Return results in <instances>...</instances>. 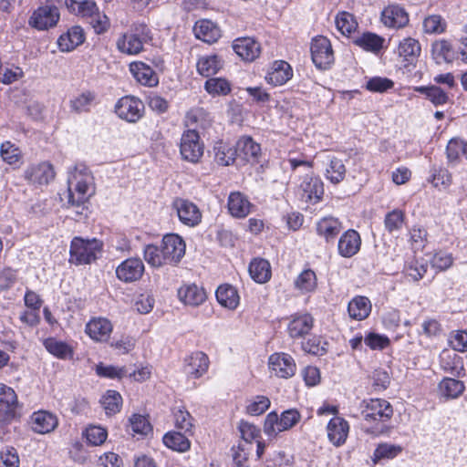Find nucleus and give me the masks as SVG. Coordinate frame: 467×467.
Segmentation results:
<instances>
[{"instance_id": "60", "label": "nucleus", "mask_w": 467, "mask_h": 467, "mask_svg": "<svg viewBox=\"0 0 467 467\" xmlns=\"http://www.w3.org/2000/svg\"><path fill=\"white\" fill-rule=\"evenodd\" d=\"M270 400L265 396H256L246 407L248 414L259 416L270 407Z\"/></svg>"}, {"instance_id": "12", "label": "nucleus", "mask_w": 467, "mask_h": 467, "mask_svg": "<svg viewBox=\"0 0 467 467\" xmlns=\"http://www.w3.org/2000/svg\"><path fill=\"white\" fill-rule=\"evenodd\" d=\"M162 258L168 265L177 264L185 254L186 244L184 240L177 234H167L161 240Z\"/></svg>"}, {"instance_id": "45", "label": "nucleus", "mask_w": 467, "mask_h": 467, "mask_svg": "<svg viewBox=\"0 0 467 467\" xmlns=\"http://www.w3.org/2000/svg\"><path fill=\"white\" fill-rule=\"evenodd\" d=\"M100 402L106 413L108 415H111L120 410L122 405V397L118 391L109 389L102 396Z\"/></svg>"}, {"instance_id": "19", "label": "nucleus", "mask_w": 467, "mask_h": 467, "mask_svg": "<svg viewBox=\"0 0 467 467\" xmlns=\"http://www.w3.org/2000/svg\"><path fill=\"white\" fill-rule=\"evenodd\" d=\"M314 318L308 313H299L291 317L287 331L292 338L304 337L313 328Z\"/></svg>"}, {"instance_id": "44", "label": "nucleus", "mask_w": 467, "mask_h": 467, "mask_svg": "<svg viewBox=\"0 0 467 467\" xmlns=\"http://www.w3.org/2000/svg\"><path fill=\"white\" fill-rule=\"evenodd\" d=\"M415 91L424 94L434 106L444 105L449 99L447 93L438 86L416 87Z\"/></svg>"}, {"instance_id": "24", "label": "nucleus", "mask_w": 467, "mask_h": 467, "mask_svg": "<svg viewBox=\"0 0 467 467\" xmlns=\"http://www.w3.org/2000/svg\"><path fill=\"white\" fill-rule=\"evenodd\" d=\"M32 430L40 434H46L53 431L58 424L56 415L51 412L39 410L31 416Z\"/></svg>"}, {"instance_id": "3", "label": "nucleus", "mask_w": 467, "mask_h": 467, "mask_svg": "<svg viewBox=\"0 0 467 467\" xmlns=\"http://www.w3.org/2000/svg\"><path fill=\"white\" fill-rule=\"evenodd\" d=\"M102 247V243L96 238L74 237L70 244L69 262L77 265L90 264L101 254Z\"/></svg>"}, {"instance_id": "34", "label": "nucleus", "mask_w": 467, "mask_h": 467, "mask_svg": "<svg viewBox=\"0 0 467 467\" xmlns=\"http://www.w3.org/2000/svg\"><path fill=\"white\" fill-rule=\"evenodd\" d=\"M371 311V303L366 296H355L348 306V312L351 318L363 320L367 318Z\"/></svg>"}, {"instance_id": "58", "label": "nucleus", "mask_w": 467, "mask_h": 467, "mask_svg": "<svg viewBox=\"0 0 467 467\" xmlns=\"http://www.w3.org/2000/svg\"><path fill=\"white\" fill-rule=\"evenodd\" d=\"M423 28L428 34H441L445 31L446 23L441 16L433 15L424 19Z\"/></svg>"}, {"instance_id": "55", "label": "nucleus", "mask_w": 467, "mask_h": 467, "mask_svg": "<svg viewBox=\"0 0 467 467\" xmlns=\"http://www.w3.org/2000/svg\"><path fill=\"white\" fill-rule=\"evenodd\" d=\"M175 426L187 434H192L193 419L192 415L184 409H178L174 411Z\"/></svg>"}, {"instance_id": "27", "label": "nucleus", "mask_w": 467, "mask_h": 467, "mask_svg": "<svg viewBox=\"0 0 467 467\" xmlns=\"http://www.w3.org/2000/svg\"><path fill=\"white\" fill-rule=\"evenodd\" d=\"M381 21L389 27H402L409 22V16L400 5H389L382 11Z\"/></svg>"}, {"instance_id": "41", "label": "nucleus", "mask_w": 467, "mask_h": 467, "mask_svg": "<svg viewBox=\"0 0 467 467\" xmlns=\"http://www.w3.org/2000/svg\"><path fill=\"white\" fill-rule=\"evenodd\" d=\"M44 346L50 354L58 358L67 359L73 356V350L70 346L54 337L47 338L44 341Z\"/></svg>"}, {"instance_id": "39", "label": "nucleus", "mask_w": 467, "mask_h": 467, "mask_svg": "<svg viewBox=\"0 0 467 467\" xmlns=\"http://www.w3.org/2000/svg\"><path fill=\"white\" fill-rule=\"evenodd\" d=\"M215 296L218 303L229 309H235L239 304V296L236 289L232 285H220Z\"/></svg>"}, {"instance_id": "38", "label": "nucleus", "mask_w": 467, "mask_h": 467, "mask_svg": "<svg viewBox=\"0 0 467 467\" xmlns=\"http://www.w3.org/2000/svg\"><path fill=\"white\" fill-rule=\"evenodd\" d=\"M346 171L342 160L335 156H327L325 176L331 183L337 184L341 182L345 178Z\"/></svg>"}, {"instance_id": "14", "label": "nucleus", "mask_w": 467, "mask_h": 467, "mask_svg": "<svg viewBox=\"0 0 467 467\" xmlns=\"http://www.w3.org/2000/svg\"><path fill=\"white\" fill-rule=\"evenodd\" d=\"M269 368L276 377L288 379L295 375L296 367L290 355L275 353L269 358Z\"/></svg>"}, {"instance_id": "49", "label": "nucleus", "mask_w": 467, "mask_h": 467, "mask_svg": "<svg viewBox=\"0 0 467 467\" xmlns=\"http://www.w3.org/2000/svg\"><path fill=\"white\" fill-rule=\"evenodd\" d=\"M402 451V447L390 443H380L375 449L372 461L377 463L382 459H393Z\"/></svg>"}, {"instance_id": "54", "label": "nucleus", "mask_w": 467, "mask_h": 467, "mask_svg": "<svg viewBox=\"0 0 467 467\" xmlns=\"http://www.w3.org/2000/svg\"><path fill=\"white\" fill-rule=\"evenodd\" d=\"M337 28L342 35L352 33L357 27V22L354 16L348 12H341L336 16Z\"/></svg>"}, {"instance_id": "17", "label": "nucleus", "mask_w": 467, "mask_h": 467, "mask_svg": "<svg viewBox=\"0 0 467 467\" xmlns=\"http://www.w3.org/2000/svg\"><path fill=\"white\" fill-rule=\"evenodd\" d=\"M348 432L349 424L341 417L336 416L327 423V439L336 447H340L346 442Z\"/></svg>"}, {"instance_id": "46", "label": "nucleus", "mask_w": 467, "mask_h": 467, "mask_svg": "<svg viewBox=\"0 0 467 467\" xmlns=\"http://www.w3.org/2000/svg\"><path fill=\"white\" fill-rule=\"evenodd\" d=\"M215 151V161L223 166H229L234 163L237 158L236 149L224 144L223 142L218 143L214 147Z\"/></svg>"}, {"instance_id": "11", "label": "nucleus", "mask_w": 467, "mask_h": 467, "mask_svg": "<svg viewBox=\"0 0 467 467\" xmlns=\"http://www.w3.org/2000/svg\"><path fill=\"white\" fill-rule=\"evenodd\" d=\"M144 105L134 96H124L115 105V113L119 118L130 123L137 122L143 116Z\"/></svg>"}, {"instance_id": "21", "label": "nucleus", "mask_w": 467, "mask_h": 467, "mask_svg": "<svg viewBox=\"0 0 467 467\" xmlns=\"http://www.w3.org/2000/svg\"><path fill=\"white\" fill-rule=\"evenodd\" d=\"M301 198L306 202L316 203L324 194L323 182L318 177L306 175L300 184Z\"/></svg>"}, {"instance_id": "59", "label": "nucleus", "mask_w": 467, "mask_h": 467, "mask_svg": "<svg viewBox=\"0 0 467 467\" xmlns=\"http://www.w3.org/2000/svg\"><path fill=\"white\" fill-rule=\"evenodd\" d=\"M461 154L464 155V141L459 139H451L446 147V156L449 163L456 162Z\"/></svg>"}, {"instance_id": "37", "label": "nucleus", "mask_w": 467, "mask_h": 467, "mask_svg": "<svg viewBox=\"0 0 467 467\" xmlns=\"http://www.w3.org/2000/svg\"><path fill=\"white\" fill-rule=\"evenodd\" d=\"M250 276L259 284H265L271 278V266L268 261L256 258L249 265Z\"/></svg>"}, {"instance_id": "62", "label": "nucleus", "mask_w": 467, "mask_h": 467, "mask_svg": "<svg viewBox=\"0 0 467 467\" xmlns=\"http://www.w3.org/2000/svg\"><path fill=\"white\" fill-rule=\"evenodd\" d=\"M125 368L123 367L105 366L102 363L96 367V373L99 377L108 379H121L125 376Z\"/></svg>"}, {"instance_id": "50", "label": "nucleus", "mask_w": 467, "mask_h": 467, "mask_svg": "<svg viewBox=\"0 0 467 467\" xmlns=\"http://www.w3.org/2000/svg\"><path fill=\"white\" fill-rule=\"evenodd\" d=\"M204 88L213 96H224L231 91L230 83L221 78H213L206 80Z\"/></svg>"}, {"instance_id": "36", "label": "nucleus", "mask_w": 467, "mask_h": 467, "mask_svg": "<svg viewBox=\"0 0 467 467\" xmlns=\"http://www.w3.org/2000/svg\"><path fill=\"white\" fill-rule=\"evenodd\" d=\"M420 43L411 37L404 38L399 46V55L406 62L404 65L407 67L410 64H413L420 54Z\"/></svg>"}, {"instance_id": "13", "label": "nucleus", "mask_w": 467, "mask_h": 467, "mask_svg": "<svg viewBox=\"0 0 467 467\" xmlns=\"http://www.w3.org/2000/svg\"><path fill=\"white\" fill-rule=\"evenodd\" d=\"M56 172L51 163L43 161L31 164L24 171V178L34 186L47 185L55 179Z\"/></svg>"}, {"instance_id": "16", "label": "nucleus", "mask_w": 467, "mask_h": 467, "mask_svg": "<svg viewBox=\"0 0 467 467\" xmlns=\"http://www.w3.org/2000/svg\"><path fill=\"white\" fill-rule=\"evenodd\" d=\"M209 358L202 351H195L185 358L184 372L189 378L199 379L209 368Z\"/></svg>"}, {"instance_id": "7", "label": "nucleus", "mask_w": 467, "mask_h": 467, "mask_svg": "<svg viewBox=\"0 0 467 467\" xmlns=\"http://www.w3.org/2000/svg\"><path fill=\"white\" fill-rule=\"evenodd\" d=\"M180 153L182 158L191 163H198L203 155V144L194 129L184 131L181 138Z\"/></svg>"}, {"instance_id": "32", "label": "nucleus", "mask_w": 467, "mask_h": 467, "mask_svg": "<svg viewBox=\"0 0 467 467\" xmlns=\"http://www.w3.org/2000/svg\"><path fill=\"white\" fill-rule=\"evenodd\" d=\"M97 94L92 90H83L77 96L73 97L69 101L71 111L81 114L88 113L91 110L92 106L96 103Z\"/></svg>"}, {"instance_id": "23", "label": "nucleus", "mask_w": 467, "mask_h": 467, "mask_svg": "<svg viewBox=\"0 0 467 467\" xmlns=\"http://www.w3.org/2000/svg\"><path fill=\"white\" fill-rule=\"evenodd\" d=\"M235 149L238 158L252 163L259 161L261 147L251 137H241L236 143Z\"/></svg>"}, {"instance_id": "51", "label": "nucleus", "mask_w": 467, "mask_h": 467, "mask_svg": "<svg viewBox=\"0 0 467 467\" xmlns=\"http://www.w3.org/2000/svg\"><path fill=\"white\" fill-rule=\"evenodd\" d=\"M432 56L437 63L450 61L452 57L451 44L446 40H438L432 44Z\"/></svg>"}, {"instance_id": "31", "label": "nucleus", "mask_w": 467, "mask_h": 467, "mask_svg": "<svg viewBox=\"0 0 467 467\" xmlns=\"http://www.w3.org/2000/svg\"><path fill=\"white\" fill-rule=\"evenodd\" d=\"M197 38L207 43H213L221 36V30L211 20L202 19L196 22L193 27Z\"/></svg>"}, {"instance_id": "4", "label": "nucleus", "mask_w": 467, "mask_h": 467, "mask_svg": "<svg viewBox=\"0 0 467 467\" xmlns=\"http://www.w3.org/2000/svg\"><path fill=\"white\" fill-rule=\"evenodd\" d=\"M67 9L82 17H87L90 21L97 33H102L109 27V19L105 15L99 12L96 3L92 0H84L78 2L75 0H66Z\"/></svg>"}, {"instance_id": "26", "label": "nucleus", "mask_w": 467, "mask_h": 467, "mask_svg": "<svg viewBox=\"0 0 467 467\" xmlns=\"http://www.w3.org/2000/svg\"><path fill=\"white\" fill-rule=\"evenodd\" d=\"M293 76L290 65L284 61H275L268 71L265 79L269 84L281 86L286 83Z\"/></svg>"}, {"instance_id": "48", "label": "nucleus", "mask_w": 467, "mask_h": 467, "mask_svg": "<svg viewBox=\"0 0 467 467\" xmlns=\"http://www.w3.org/2000/svg\"><path fill=\"white\" fill-rule=\"evenodd\" d=\"M317 285V275L311 269L304 270L295 281L296 288L302 293L313 292Z\"/></svg>"}, {"instance_id": "40", "label": "nucleus", "mask_w": 467, "mask_h": 467, "mask_svg": "<svg viewBox=\"0 0 467 467\" xmlns=\"http://www.w3.org/2000/svg\"><path fill=\"white\" fill-rule=\"evenodd\" d=\"M222 67V61L216 55L201 57L197 62L198 72L204 77H210Z\"/></svg>"}, {"instance_id": "42", "label": "nucleus", "mask_w": 467, "mask_h": 467, "mask_svg": "<svg viewBox=\"0 0 467 467\" xmlns=\"http://www.w3.org/2000/svg\"><path fill=\"white\" fill-rule=\"evenodd\" d=\"M163 443L170 449L184 452L191 447L189 439L182 433L177 431H170L163 436Z\"/></svg>"}, {"instance_id": "8", "label": "nucleus", "mask_w": 467, "mask_h": 467, "mask_svg": "<svg viewBox=\"0 0 467 467\" xmlns=\"http://www.w3.org/2000/svg\"><path fill=\"white\" fill-rule=\"evenodd\" d=\"M311 57L319 69H327L334 63V52L328 38L323 36L315 37L311 43Z\"/></svg>"}, {"instance_id": "6", "label": "nucleus", "mask_w": 467, "mask_h": 467, "mask_svg": "<svg viewBox=\"0 0 467 467\" xmlns=\"http://www.w3.org/2000/svg\"><path fill=\"white\" fill-rule=\"evenodd\" d=\"M18 398L9 386L0 383V429L11 424L17 416Z\"/></svg>"}, {"instance_id": "47", "label": "nucleus", "mask_w": 467, "mask_h": 467, "mask_svg": "<svg viewBox=\"0 0 467 467\" xmlns=\"http://www.w3.org/2000/svg\"><path fill=\"white\" fill-rule=\"evenodd\" d=\"M442 396L448 399L458 398L464 390L462 381L451 378L444 379L439 385Z\"/></svg>"}, {"instance_id": "28", "label": "nucleus", "mask_w": 467, "mask_h": 467, "mask_svg": "<svg viewBox=\"0 0 467 467\" xmlns=\"http://www.w3.org/2000/svg\"><path fill=\"white\" fill-rule=\"evenodd\" d=\"M227 206L233 217L244 218L250 213L252 204L244 194L234 192L228 197Z\"/></svg>"}, {"instance_id": "53", "label": "nucleus", "mask_w": 467, "mask_h": 467, "mask_svg": "<svg viewBox=\"0 0 467 467\" xmlns=\"http://www.w3.org/2000/svg\"><path fill=\"white\" fill-rule=\"evenodd\" d=\"M161 247L153 244H149L144 249L145 261L153 267H161L168 265L166 259L162 258Z\"/></svg>"}, {"instance_id": "35", "label": "nucleus", "mask_w": 467, "mask_h": 467, "mask_svg": "<svg viewBox=\"0 0 467 467\" xmlns=\"http://www.w3.org/2000/svg\"><path fill=\"white\" fill-rule=\"evenodd\" d=\"M430 172L429 182L434 188L447 191L452 184V174L446 168L433 165Z\"/></svg>"}, {"instance_id": "5", "label": "nucleus", "mask_w": 467, "mask_h": 467, "mask_svg": "<svg viewBox=\"0 0 467 467\" xmlns=\"http://www.w3.org/2000/svg\"><path fill=\"white\" fill-rule=\"evenodd\" d=\"M361 415L368 422L385 424L393 416V408L389 401L383 399L364 400L360 403Z\"/></svg>"}, {"instance_id": "30", "label": "nucleus", "mask_w": 467, "mask_h": 467, "mask_svg": "<svg viewBox=\"0 0 467 467\" xmlns=\"http://www.w3.org/2000/svg\"><path fill=\"white\" fill-rule=\"evenodd\" d=\"M178 296L181 301L192 306H200L206 299L205 291L194 284L182 286L178 291Z\"/></svg>"}, {"instance_id": "52", "label": "nucleus", "mask_w": 467, "mask_h": 467, "mask_svg": "<svg viewBox=\"0 0 467 467\" xmlns=\"http://www.w3.org/2000/svg\"><path fill=\"white\" fill-rule=\"evenodd\" d=\"M0 156L5 162L10 165L17 164L22 158L19 149L10 141H5L1 144Z\"/></svg>"}, {"instance_id": "10", "label": "nucleus", "mask_w": 467, "mask_h": 467, "mask_svg": "<svg viewBox=\"0 0 467 467\" xmlns=\"http://www.w3.org/2000/svg\"><path fill=\"white\" fill-rule=\"evenodd\" d=\"M60 14L54 5H45L36 8L28 20V25L37 30H47L57 26Z\"/></svg>"}, {"instance_id": "2", "label": "nucleus", "mask_w": 467, "mask_h": 467, "mask_svg": "<svg viewBox=\"0 0 467 467\" xmlns=\"http://www.w3.org/2000/svg\"><path fill=\"white\" fill-rule=\"evenodd\" d=\"M150 38V31L145 24H133L130 31L118 38L117 49L120 53L135 56L143 50V45Z\"/></svg>"}, {"instance_id": "9", "label": "nucleus", "mask_w": 467, "mask_h": 467, "mask_svg": "<svg viewBox=\"0 0 467 467\" xmlns=\"http://www.w3.org/2000/svg\"><path fill=\"white\" fill-rule=\"evenodd\" d=\"M179 221L185 226L195 227L202 222V214L192 202L183 198H175L171 204Z\"/></svg>"}, {"instance_id": "56", "label": "nucleus", "mask_w": 467, "mask_h": 467, "mask_svg": "<svg viewBox=\"0 0 467 467\" xmlns=\"http://www.w3.org/2000/svg\"><path fill=\"white\" fill-rule=\"evenodd\" d=\"M405 213L400 209H395L388 213L384 219L386 230L389 233L400 230L403 225Z\"/></svg>"}, {"instance_id": "63", "label": "nucleus", "mask_w": 467, "mask_h": 467, "mask_svg": "<svg viewBox=\"0 0 467 467\" xmlns=\"http://www.w3.org/2000/svg\"><path fill=\"white\" fill-rule=\"evenodd\" d=\"M300 413L296 410H287L280 416L279 426L281 430L287 431L294 427L300 420Z\"/></svg>"}, {"instance_id": "64", "label": "nucleus", "mask_w": 467, "mask_h": 467, "mask_svg": "<svg viewBox=\"0 0 467 467\" xmlns=\"http://www.w3.org/2000/svg\"><path fill=\"white\" fill-rule=\"evenodd\" d=\"M19 458L14 448L0 452V467H18Z\"/></svg>"}, {"instance_id": "25", "label": "nucleus", "mask_w": 467, "mask_h": 467, "mask_svg": "<svg viewBox=\"0 0 467 467\" xmlns=\"http://www.w3.org/2000/svg\"><path fill=\"white\" fill-rule=\"evenodd\" d=\"M360 244L361 239L358 233L355 230H348L338 240V253L343 257H352L359 251Z\"/></svg>"}, {"instance_id": "57", "label": "nucleus", "mask_w": 467, "mask_h": 467, "mask_svg": "<svg viewBox=\"0 0 467 467\" xmlns=\"http://www.w3.org/2000/svg\"><path fill=\"white\" fill-rule=\"evenodd\" d=\"M84 434L88 442L93 446L101 445L108 437L107 431L100 426H89Z\"/></svg>"}, {"instance_id": "33", "label": "nucleus", "mask_w": 467, "mask_h": 467, "mask_svg": "<svg viewBox=\"0 0 467 467\" xmlns=\"http://www.w3.org/2000/svg\"><path fill=\"white\" fill-rule=\"evenodd\" d=\"M342 223L337 218L329 216L324 217L317 223V233L327 242L334 240L342 230Z\"/></svg>"}, {"instance_id": "61", "label": "nucleus", "mask_w": 467, "mask_h": 467, "mask_svg": "<svg viewBox=\"0 0 467 467\" xmlns=\"http://www.w3.org/2000/svg\"><path fill=\"white\" fill-rule=\"evenodd\" d=\"M393 86L394 83L392 80L381 77L371 78L366 84V88L368 90L379 93L385 92L392 88Z\"/></svg>"}, {"instance_id": "20", "label": "nucleus", "mask_w": 467, "mask_h": 467, "mask_svg": "<svg viewBox=\"0 0 467 467\" xmlns=\"http://www.w3.org/2000/svg\"><path fill=\"white\" fill-rule=\"evenodd\" d=\"M129 69L134 78L143 86L155 87L159 83L158 75L144 62H131L129 66Z\"/></svg>"}, {"instance_id": "15", "label": "nucleus", "mask_w": 467, "mask_h": 467, "mask_svg": "<svg viewBox=\"0 0 467 467\" xmlns=\"http://www.w3.org/2000/svg\"><path fill=\"white\" fill-rule=\"evenodd\" d=\"M113 330L111 322L105 317H93L86 325L85 331L97 342H107Z\"/></svg>"}, {"instance_id": "29", "label": "nucleus", "mask_w": 467, "mask_h": 467, "mask_svg": "<svg viewBox=\"0 0 467 467\" xmlns=\"http://www.w3.org/2000/svg\"><path fill=\"white\" fill-rule=\"evenodd\" d=\"M84 31L80 26H75L62 34L57 39L58 48L62 52H69L84 42Z\"/></svg>"}, {"instance_id": "1", "label": "nucleus", "mask_w": 467, "mask_h": 467, "mask_svg": "<svg viewBox=\"0 0 467 467\" xmlns=\"http://www.w3.org/2000/svg\"><path fill=\"white\" fill-rule=\"evenodd\" d=\"M94 178L88 168L78 163L68 170V202L79 206L94 193Z\"/></svg>"}, {"instance_id": "43", "label": "nucleus", "mask_w": 467, "mask_h": 467, "mask_svg": "<svg viewBox=\"0 0 467 467\" xmlns=\"http://www.w3.org/2000/svg\"><path fill=\"white\" fill-rule=\"evenodd\" d=\"M385 39L373 33H364L355 39V44L364 50L378 53L382 47Z\"/></svg>"}, {"instance_id": "18", "label": "nucleus", "mask_w": 467, "mask_h": 467, "mask_svg": "<svg viewBox=\"0 0 467 467\" xmlns=\"http://www.w3.org/2000/svg\"><path fill=\"white\" fill-rule=\"evenodd\" d=\"M144 272V265L139 258H129L116 269L117 277L126 283L140 279Z\"/></svg>"}, {"instance_id": "22", "label": "nucleus", "mask_w": 467, "mask_h": 467, "mask_svg": "<svg viewBox=\"0 0 467 467\" xmlns=\"http://www.w3.org/2000/svg\"><path fill=\"white\" fill-rule=\"evenodd\" d=\"M234 52L245 61H254L261 53V46L251 37H241L233 44Z\"/></svg>"}]
</instances>
